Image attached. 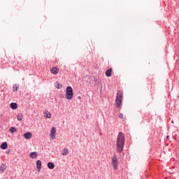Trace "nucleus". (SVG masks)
<instances>
[{"instance_id": "nucleus-22", "label": "nucleus", "mask_w": 179, "mask_h": 179, "mask_svg": "<svg viewBox=\"0 0 179 179\" xmlns=\"http://www.w3.org/2000/svg\"><path fill=\"white\" fill-rule=\"evenodd\" d=\"M169 139H170V136H166V140L169 141Z\"/></svg>"}, {"instance_id": "nucleus-5", "label": "nucleus", "mask_w": 179, "mask_h": 179, "mask_svg": "<svg viewBox=\"0 0 179 179\" xmlns=\"http://www.w3.org/2000/svg\"><path fill=\"white\" fill-rule=\"evenodd\" d=\"M56 132H57V129L55 127H52V129L50 130V136L51 139H55Z\"/></svg>"}, {"instance_id": "nucleus-7", "label": "nucleus", "mask_w": 179, "mask_h": 179, "mask_svg": "<svg viewBox=\"0 0 179 179\" xmlns=\"http://www.w3.org/2000/svg\"><path fill=\"white\" fill-rule=\"evenodd\" d=\"M41 166H42V162L41 160H38L36 162V168L38 170V172L41 170Z\"/></svg>"}, {"instance_id": "nucleus-13", "label": "nucleus", "mask_w": 179, "mask_h": 179, "mask_svg": "<svg viewBox=\"0 0 179 179\" xmlns=\"http://www.w3.org/2000/svg\"><path fill=\"white\" fill-rule=\"evenodd\" d=\"M48 167L50 170H53L55 169V164L52 162H48Z\"/></svg>"}, {"instance_id": "nucleus-12", "label": "nucleus", "mask_w": 179, "mask_h": 179, "mask_svg": "<svg viewBox=\"0 0 179 179\" xmlns=\"http://www.w3.org/2000/svg\"><path fill=\"white\" fill-rule=\"evenodd\" d=\"M44 117L45 118H51V114L48 110L44 112Z\"/></svg>"}, {"instance_id": "nucleus-16", "label": "nucleus", "mask_w": 179, "mask_h": 179, "mask_svg": "<svg viewBox=\"0 0 179 179\" xmlns=\"http://www.w3.org/2000/svg\"><path fill=\"white\" fill-rule=\"evenodd\" d=\"M8 148V143H3L1 145V149H3V150H5V149H7Z\"/></svg>"}, {"instance_id": "nucleus-20", "label": "nucleus", "mask_w": 179, "mask_h": 179, "mask_svg": "<svg viewBox=\"0 0 179 179\" xmlns=\"http://www.w3.org/2000/svg\"><path fill=\"white\" fill-rule=\"evenodd\" d=\"M119 118H120V120H122L124 118V115L122 113L119 114Z\"/></svg>"}, {"instance_id": "nucleus-8", "label": "nucleus", "mask_w": 179, "mask_h": 179, "mask_svg": "<svg viewBox=\"0 0 179 179\" xmlns=\"http://www.w3.org/2000/svg\"><path fill=\"white\" fill-rule=\"evenodd\" d=\"M31 159H36L38 153L36 152H32L29 154Z\"/></svg>"}, {"instance_id": "nucleus-3", "label": "nucleus", "mask_w": 179, "mask_h": 179, "mask_svg": "<svg viewBox=\"0 0 179 179\" xmlns=\"http://www.w3.org/2000/svg\"><path fill=\"white\" fill-rule=\"evenodd\" d=\"M73 97V88L70 86L66 87V99L68 100L72 99Z\"/></svg>"}, {"instance_id": "nucleus-23", "label": "nucleus", "mask_w": 179, "mask_h": 179, "mask_svg": "<svg viewBox=\"0 0 179 179\" xmlns=\"http://www.w3.org/2000/svg\"><path fill=\"white\" fill-rule=\"evenodd\" d=\"M164 179H167V178H166V177H164Z\"/></svg>"}, {"instance_id": "nucleus-1", "label": "nucleus", "mask_w": 179, "mask_h": 179, "mask_svg": "<svg viewBox=\"0 0 179 179\" xmlns=\"http://www.w3.org/2000/svg\"><path fill=\"white\" fill-rule=\"evenodd\" d=\"M125 145V136L124 133L119 132L117 134V139L116 140V149L118 153H122Z\"/></svg>"}, {"instance_id": "nucleus-18", "label": "nucleus", "mask_w": 179, "mask_h": 179, "mask_svg": "<svg viewBox=\"0 0 179 179\" xmlns=\"http://www.w3.org/2000/svg\"><path fill=\"white\" fill-rule=\"evenodd\" d=\"M17 117V121H22V118H23L22 113H19Z\"/></svg>"}, {"instance_id": "nucleus-24", "label": "nucleus", "mask_w": 179, "mask_h": 179, "mask_svg": "<svg viewBox=\"0 0 179 179\" xmlns=\"http://www.w3.org/2000/svg\"><path fill=\"white\" fill-rule=\"evenodd\" d=\"M178 98H179V95H178Z\"/></svg>"}, {"instance_id": "nucleus-21", "label": "nucleus", "mask_w": 179, "mask_h": 179, "mask_svg": "<svg viewBox=\"0 0 179 179\" xmlns=\"http://www.w3.org/2000/svg\"><path fill=\"white\" fill-rule=\"evenodd\" d=\"M57 87L58 89H60V88L62 87V85H61V84H57Z\"/></svg>"}, {"instance_id": "nucleus-6", "label": "nucleus", "mask_w": 179, "mask_h": 179, "mask_svg": "<svg viewBox=\"0 0 179 179\" xmlns=\"http://www.w3.org/2000/svg\"><path fill=\"white\" fill-rule=\"evenodd\" d=\"M50 71H51L52 73L57 75L59 73V69L57 67L52 66L50 69Z\"/></svg>"}, {"instance_id": "nucleus-17", "label": "nucleus", "mask_w": 179, "mask_h": 179, "mask_svg": "<svg viewBox=\"0 0 179 179\" xmlns=\"http://www.w3.org/2000/svg\"><path fill=\"white\" fill-rule=\"evenodd\" d=\"M9 131L10 134H13L14 132H17V129L15 127H12L9 129Z\"/></svg>"}, {"instance_id": "nucleus-14", "label": "nucleus", "mask_w": 179, "mask_h": 179, "mask_svg": "<svg viewBox=\"0 0 179 179\" xmlns=\"http://www.w3.org/2000/svg\"><path fill=\"white\" fill-rule=\"evenodd\" d=\"M69 151L67 148H64L62 151V156H68Z\"/></svg>"}, {"instance_id": "nucleus-2", "label": "nucleus", "mask_w": 179, "mask_h": 179, "mask_svg": "<svg viewBox=\"0 0 179 179\" xmlns=\"http://www.w3.org/2000/svg\"><path fill=\"white\" fill-rule=\"evenodd\" d=\"M123 98V92L122 91H117L116 94V100H115V103H116V108H119L121 106Z\"/></svg>"}, {"instance_id": "nucleus-15", "label": "nucleus", "mask_w": 179, "mask_h": 179, "mask_svg": "<svg viewBox=\"0 0 179 179\" xmlns=\"http://www.w3.org/2000/svg\"><path fill=\"white\" fill-rule=\"evenodd\" d=\"M6 165L3 164H1V167H0V171H1V173H3L4 171H6Z\"/></svg>"}, {"instance_id": "nucleus-9", "label": "nucleus", "mask_w": 179, "mask_h": 179, "mask_svg": "<svg viewBox=\"0 0 179 179\" xmlns=\"http://www.w3.org/2000/svg\"><path fill=\"white\" fill-rule=\"evenodd\" d=\"M31 136L32 134L31 132H27L24 134V137L25 138V139H31Z\"/></svg>"}, {"instance_id": "nucleus-4", "label": "nucleus", "mask_w": 179, "mask_h": 179, "mask_svg": "<svg viewBox=\"0 0 179 179\" xmlns=\"http://www.w3.org/2000/svg\"><path fill=\"white\" fill-rule=\"evenodd\" d=\"M112 166L113 167V170H117L118 169V161L115 155L112 157Z\"/></svg>"}, {"instance_id": "nucleus-19", "label": "nucleus", "mask_w": 179, "mask_h": 179, "mask_svg": "<svg viewBox=\"0 0 179 179\" xmlns=\"http://www.w3.org/2000/svg\"><path fill=\"white\" fill-rule=\"evenodd\" d=\"M18 87H19V85H17V84H15L13 87V92H17L18 90Z\"/></svg>"}, {"instance_id": "nucleus-11", "label": "nucleus", "mask_w": 179, "mask_h": 179, "mask_svg": "<svg viewBox=\"0 0 179 179\" xmlns=\"http://www.w3.org/2000/svg\"><path fill=\"white\" fill-rule=\"evenodd\" d=\"M10 106L12 110H17V104L16 103H11Z\"/></svg>"}, {"instance_id": "nucleus-10", "label": "nucleus", "mask_w": 179, "mask_h": 179, "mask_svg": "<svg viewBox=\"0 0 179 179\" xmlns=\"http://www.w3.org/2000/svg\"><path fill=\"white\" fill-rule=\"evenodd\" d=\"M112 71H113L112 69H108V71L105 72V75L106 76V77H110L112 76Z\"/></svg>"}]
</instances>
